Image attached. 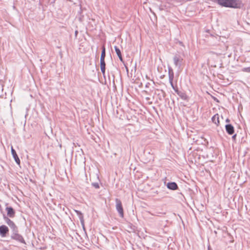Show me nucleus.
Masks as SVG:
<instances>
[{
	"label": "nucleus",
	"instance_id": "f257e3e1",
	"mask_svg": "<svg viewBox=\"0 0 250 250\" xmlns=\"http://www.w3.org/2000/svg\"><path fill=\"white\" fill-rule=\"evenodd\" d=\"M216 1L218 4L222 7L240 8L242 6V3L240 0H211Z\"/></svg>",
	"mask_w": 250,
	"mask_h": 250
},
{
	"label": "nucleus",
	"instance_id": "f03ea898",
	"mask_svg": "<svg viewBox=\"0 0 250 250\" xmlns=\"http://www.w3.org/2000/svg\"><path fill=\"white\" fill-rule=\"evenodd\" d=\"M116 208L118 212L121 217L123 218L124 216V209L121 200L118 198H116Z\"/></svg>",
	"mask_w": 250,
	"mask_h": 250
},
{
	"label": "nucleus",
	"instance_id": "7ed1b4c3",
	"mask_svg": "<svg viewBox=\"0 0 250 250\" xmlns=\"http://www.w3.org/2000/svg\"><path fill=\"white\" fill-rule=\"evenodd\" d=\"M11 238L21 243L24 244L25 243L23 237L21 234L18 233V229H16V231L15 230L13 231V233L11 235Z\"/></svg>",
	"mask_w": 250,
	"mask_h": 250
},
{
	"label": "nucleus",
	"instance_id": "20e7f679",
	"mask_svg": "<svg viewBox=\"0 0 250 250\" xmlns=\"http://www.w3.org/2000/svg\"><path fill=\"white\" fill-rule=\"evenodd\" d=\"M177 94L183 100L187 101L188 100V97L187 96L185 92L179 91L177 87H175L173 85V87H172Z\"/></svg>",
	"mask_w": 250,
	"mask_h": 250
},
{
	"label": "nucleus",
	"instance_id": "39448f33",
	"mask_svg": "<svg viewBox=\"0 0 250 250\" xmlns=\"http://www.w3.org/2000/svg\"><path fill=\"white\" fill-rule=\"evenodd\" d=\"M3 217L5 222L12 229V231L14 230L16 231V229H18V228L15 224V223L12 220H11L8 217L6 216L5 215L3 214Z\"/></svg>",
	"mask_w": 250,
	"mask_h": 250
},
{
	"label": "nucleus",
	"instance_id": "423d86ee",
	"mask_svg": "<svg viewBox=\"0 0 250 250\" xmlns=\"http://www.w3.org/2000/svg\"><path fill=\"white\" fill-rule=\"evenodd\" d=\"M183 59L179 54H176L173 57L174 65L178 69H180L181 66V63Z\"/></svg>",
	"mask_w": 250,
	"mask_h": 250
},
{
	"label": "nucleus",
	"instance_id": "0eeeda50",
	"mask_svg": "<svg viewBox=\"0 0 250 250\" xmlns=\"http://www.w3.org/2000/svg\"><path fill=\"white\" fill-rule=\"evenodd\" d=\"M9 232L8 228L5 225H1L0 226V235L2 237H5Z\"/></svg>",
	"mask_w": 250,
	"mask_h": 250
},
{
	"label": "nucleus",
	"instance_id": "6e6552de",
	"mask_svg": "<svg viewBox=\"0 0 250 250\" xmlns=\"http://www.w3.org/2000/svg\"><path fill=\"white\" fill-rule=\"evenodd\" d=\"M11 150L12 156L14 159L15 162L17 165H20L21 163L20 159H19L16 150L13 148L12 146L11 147Z\"/></svg>",
	"mask_w": 250,
	"mask_h": 250
},
{
	"label": "nucleus",
	"instance_id": "1a4fd4ad",
	"mask_svg": "<svg viewBox=\"0 0 250 250\" xmlns=\"http://www.w3.org/2000/svg\"><path fill=\"white\" fill-rule=\"evenodd\" d=\"M226 131L229 135H233L234 133V128L231 124H227L225 125Z\"/></svg>",
	"mask_w": 250,
	"mask_h": 250
},
{
	"label": "nucleus",
	"instance_id": "9d476101",
	"mask_svg": "<svg viewBox=\"0 0 250 250\" xmlns=\"http://www.w3.org/2000/svg\"><path fill=\"white\" fill-rule=\"evenodd\" d=\"M168 79H169V82L170 84V85L172 87H173V80L174 79V73L173 72V70L171 67L168 68Z\"/></svg>",
	"mask_w": 250,
	"mask_h": 250
},
{
	"label": "nucleus",
	"instance_id": "9b49d317",
	"mask_svg": "<svg viewBox=\"0 0 250 250\" xmlns=\"http://www.w3.org/2000/svg\"><path fill=\"white\" fill-rule=\"evenodd\" d=\"M74 211L76 213L77 215L79 217V218L80 220L81 225H82L83 229L85 230L83 214L81 212V211L75 209Z\"/></svg>",
	"mask_w": 250,
	"mask_h": 250
},
{
	"label": "nucleus",
	"instance_id": "f8f14e48",
	"mask_svg": "<svg viewBox=\"0 0 250 250\" xmlns=\"http://www.w3.org/2000/svg\"><path fill=\"white\" fill-rule=\"evenodd\" d=\"M6 210L7 212V216L10 218H13L15 215V211L13 208L11 207H7Z\"/></svg>",
	"mask_w": 250,
	"mask_h": 250
},
{
	"label": "nucleus",
	"instance_id": "ddd939ff",
	"mask_svg": "<svg viewBox=\"0 0 250 250\" xmlns=\"http://www.w3.org/2000/svg\"><path fill=\"white\" fill-rule=\"evenodd\" d=\"M167 188L170 190H175L178 188V186L175 182H168L167 185Z\"/></svg>",
	"mask_w": 250,
	"mask_h": 250
},
{
	"label": "nucleus",
	"instance_id": "4468645a",
	"mask_svg": "<svg viewBox=\"0 0 250 250\" xmlns=\"http://www.w3.org/2000/svg\"><path fill=\"white\" fill-rule=\"evenodd\" d=\"M105 62L104 59H100V68L101 70L103 75L105 74Z\"/></svg>",
	"mask_w": 250,
	"mask_h": 250
},
{
	"label": "nucleus",
	"instance_id": "2eb2a0df",
	"mask_svg": "<svg viewBox=\"0 0 250 250\" xmlns=\"http://www.w3.org/2000/svg\"><path fill=\"white\" fill-rule=\"evenodd\" d=\"M114 49L115 50V52L116 53L117 55L118 56L119 60L122 62H123V59L122 56L121 51L120 49V48L117 47V46H114Z\"/></svg>",
	"mask_w": 250,
	"mask_h": 250
},
{
	"label": "nucleus",
	"instance_id": "dca6fc26",
	"mask_svg": "<svg viewBox=\"0 0 250 250\" xmlns=\"http://www.w3.org/2000/svg\"><path fill=\"white\" fill-rule=\"evenodd\" d=\"M212 122L216 124L217 125H218L219 124V115L218 114L214 115L212 117Z\"/></svg>",
	"mask_w": 250,
	"mask_h": 250
},
{
	"label": "nucleus",
	"instance_id": "f3484780",
	"mask_svg": "<svg viewBox=\"0 0 250 250\" xmlns=\"http://www.w3.org/2000/svg\"><path fill=\"white\" fill-rule=\"evenodd\" d=\"M105 48L104 46L102 47V50L100 59H105Z\"/></svg>",
	"mask_w": 250,
	"mask_h": 250
},
{
	"label": "nucleus",
	"instance_id": "a211bd4d",
	"mask_svg": "<svg viewBox=\"0 0 250 250\" xmlns=\"http://www.w3.org/2000/svg\"><path fill=\"white\" fill-rule=\"evenodd\" d=\"M91 185L96 189L100 188L99 184L98 183H92Z\"/></svg>",
	"mask_w": 250,
	"mask_h": 250
},
{
	"label": "nucleus",
	"instance_id": "6ab92c4d",
	"mask_svg": "<svg viewBox=\"0 0 250 250\" xmlns=\"http://www.w3.org/2000/svg\"><path fill=\"white\" fill-rule=\"evenodd\" d=\"M242 70L244 72H250V67H244Z\"/></svg>",
	"mask_w": 250,
	"mask_h": 250
},
{
	"label": "nucleus",
	"instance_id": "aec40b11",
	"mask_svg": "<svg viewBox=\"0 0 250 250\" xmlns=\"http://www.w3.org/2000/svg\"><path fill=\"white\" fill-rule=\"evenodd\" d=\"M236 134H233V135L232 136V139L233 141H235L236 140Z\"/></svg>",
	"mask_w": 250,
	"mask_h": 250
},
{
	"label": "nucleus",
	"instance_id": "412c9836",
	"mask_svg": "<svg viewBox=\"0 0 250 250\" xmlns=\"http://www.w3.org/2000/svg\"><path fill=\"white\" fill-rule=\"evenodd\" d=\"M149 84H150V83H147L146 84V87H149Z\"/></svg>",
	"mask_w": 250,
	"mask_h": 250
},
{
	"label": "nucleus",
	"instance_id": "4be33fe9",
	"mask_svg": "<svg viewBox=\"0 0 250 250\" xmlns=\"http://www.w3.org/2000/svg\"><path fill=\"white\" fill-rule=\"evenodd\" d=\"M229 121H230V120H229V119H227L226 120V122H227V123L229 122Z\"/></svg>",
	"mask_w": 250,
	"mask_h": 250
},
{
	"label": "nucleus",
	"instance_id": "5701e85b",
	"mask_svg": "<svg viewBox=\"0 0 250 250\" xmlns=\"http://www.w3.org/2000/svg\"><path fill=\"white\" fill-rule=\"evenodd\" d=\"M146 78L147 79H149V78L148 77V76H147V75L146 76Z\"/></svg>",
	"mask_w": 250,
	"mask_h": 250
},
{
	"label": "nucleus",
	"instance_id": "b1692460",
	"mask_svg": "<svg viewBox=\"0 0 250 250\" xmlns=\"http://www.w3.org/2000/svg\"><path fill=\"white\" fill-rule=\"evenodd\" d=\"M77 31H76L75 32V34H77Z\"/></svg>",
	"mask_w": 250,
	"mask_h": 250
}]
</instances>
